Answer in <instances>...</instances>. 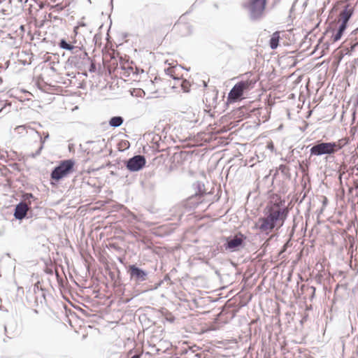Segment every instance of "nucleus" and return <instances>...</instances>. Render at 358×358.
I'll return each mask as SVG.
<instances>
[{"label": "nucleus", "mask_w": 358, "mask_h": 358, "mask_svg": "<svg viewBox=\"0 0 358 358\" xmlns=\"http://www.w3.org/2000/svg\"><path fill=\"white\" fill-rule=\"evenodd\" d=\"M306 127H307V126H306L305 127H302V128H301V130H302V131H305V129H306Z\"/></svg>", "instance_id": "obj_44"}, {"label": "nucleus", "mask_w": 358, "mask_h": 358, "mask_svg": "<svg viewBox=\"0 0 358 358\" xmlns=\"http://www.w3.org/2000/svg\"><path fill=\"white\" fill-rule=\"evenodd\" d=\"M164 279L168 280V279H169V276H166Z\"/></svg>", "instance_id": "obj_49"}, {"label": "nucleus", "mask_w": 358, "mask_h": 358, "mask_svg": "<svg viewBox=\"0 0 358 358\" xmlns=\"http://www.w3.org/2000/svg\"><path fill=\"white\" fill-rule=\"evenodd\" d=\"M354 13V8L350 4H346L344 6L342 10L339 13V18L341 22H345L348 23V21L351 18Z\"/></svg>", "instance_id": "obj_14"}, {"label": "nucleus", "mask_w": 358, "mask_h": 358, "mask_svg": "<svg viewBox=\"0 0 358 358\" xmlns=\"http://www.w3.org/2000/svg\"><path fill=\"white\" fill-rule=\"evenodd\" d=\"M21 202H24L25 204L28 206V207L31 208V206H34V205H37L36 202L37 198H36L32 193L25 192L22 194Z\"/></svg>", "instance_id": "obj_16"}, {"label": "nucleus", "mask_w": 358, "mask_h": 358, "mask_svg": "<svg viewBox=\"0 0 358 358\" xmlns=\"http://www.w3.org/2000/svg\"><path fill=\"white\" fill-rule=\"evenodd\" d=\"M90 66H89V71L90 73H94L96 71V62L95 60L93 59H90V61H89Z\"/></svg>", "instance_id": "obj_26"}, {"label": "nucleus", "mask_w": 358, "mask_h": 358, "mask_svg": "<svg viewBox=\"0 0 358 358\" xmlns=\"http://www.w3.org/2000/svg\"><path fill=\"white\" fill-rule=\"evenodd\" d=\"M192 187L195 191L194 194L189 196L183 204L185 208L189 210L196 208L199 204L201 203L203 201V196L208 194L204 184L200 181L193 183Z\"/></svg>", "instance_id": "obj_3"}, {"label": "nucleus", "mask_w": 358, "mask_h": 358, "mask_svg": "<svg viewBox=\"0 0 358 358\" xmlns=\"http://www.w3.org/2000/svg\"><path fill=\"white\" fill-rule=\"evenodd\" d=\"M288 243H289V241H287L283 246H282V252H285L286 250H287V248L288 246Z\"/></svg>", "instance_id": "obj_39"}, {"label": "nucleus", "mask_w": 358, "mask_h": 358, "mask_svg": "<svg viewBox=\"0 0 358 358\" xmlns=\"http://www.w3.org/2000/svg\"><path fill=\"white\" fill-rule=\"evenodd\" d=\"M34 131L36 132V134L38 136V137L40 138V146L35 152H31L28 155V157L33 158V159L36 158V157H38L41 155V151L44 148V144H45V141H47L50 138V135H49L48 132H43V137L40 132H38L37 131Z\"/></svg>", "instance_id": "obj_13"}, {"label": "nucleus", "mask_w": 358, "mask_h": 358, "mask_svg": "<svg viewBox=\"0 0 358 358\" xmlns=\"http://www.w3.org/2000/svg\"><path fill=\"white\" fill-rule=\"evenodd\" d=\"M117 275L116 277L115 283L118 284V285H121L122 284V278H121V275H120L121 273L118 268H117Z\"/></svg>", "instance_id": "obj_31"}, {"label": "nucleus", "mask_w": 358, "mask_h": 358, "mask_svg": "<svg viewBox=\"0 0 358 358\" xmlns=\"http://www.w3.org/2000/svg\"><path fill=\"white\" fill-rule=\"evenodd\" d=\"M75 161L72 159L61 161L51 171L52 180L59 182L62 178L68 176L74 170Z\"/></svg>", "instance_id": "obj_6"}, {"label": "nucleus", "mask_w": 358, "mask_h": 358, "mask_svg": "<svg viewBox=\"0 0 358 358\" xmlns=\"http://www.w3.org/2000/svg\"><path fill=\"white\" fill-rule=\"evenodd\" d=\"M141 355L140 354L136 353L134 355H132L131 358H141Z\"/></svg>", "instance_id": "obj_40"}, {"label": "nucleus", "mask_w": 358, "mask_h": 358, "mask_svg": "<svg viewBox=\"0 0 358 358\" xmlns=\"http://www.w3.org/2000/svg\"><path fill=\"white\" fill-rule=\"evenodd\" d=\"M357 46H358L357 42V43H354V44H352V45L350 46V50H349V51H348V52L347 54L350 53L351 52L355 51V50L356 47H357Z\"/></svg>", "instance_id": "obj_33"}, {"label": "nucleus", "mask_w": 358, "mask_h": 358, "mask_svg": "<svg viewBox=\"0 0 358 358\" xmlns=\"http://www.w3.org/2000/svg\"><path fill=\"white\" fill-rule=\"evenodd\" d=\"M278 1H279V0H274V1H273V3H278Z\"/></svg>", "instance_id": "obj_46"}, {"label": "nucleus", "mask_w": 358, "mask_h": 358, "mask_svg": "<svg viewBox=\"0 0 358 358\" xmlns=\"http://www.w3.org/2000/svg\"><path fill=\"white\" fill-rule=\"evenodd\" d=\"M185 352L186 354H187V353H188V351H187V350H185Z\"/></svg>", "instance_id": "obj_54"}, {"label": "nucleus", "mask_w": 358, "mask_h": 358, "mask_svg": "<svg viewBox=\"0 0 358 358\" xmlns=\"http://www.w3.org/2000/svg\"><path fill=\"white\" fill-rule=\"evenodd\" d=\"M221 45H222V48H226L230 51H234V47L229 44V43H227L226 42H222L221 43Z\"/></svg>", "instance_id": "obj_30"}, {"label": "nucleus", "mask_w": 358, "mask_h": 358, "mask_svg": "<svg viewBox=\"0 0 358 358\" xmlns=\"http://www.w3.org/2000/svg\"><path fill=\"white\" fill-rule=\"evenodd\" d=\"M289 213V208L286 206V201L276 195L269 201L264 209V216L258 218L253 229L259 230L266 235L275 228H281Z\"/></svg>", "instance_id": "obj_1"}, {"label": "nucleus", "mask_w": 358, "mask_h": 358, "mask_svg": "<svg viewBox=\"0 0 358 358\" xmlns=\"http://www.w3.org/2000/svg\"><path fill=\"white\" fill-rule=\"evenodd\" d=\"M267 0H248L242 4L251 22H260L265 17Z\"/></svg>", "instance_id": "obj_2"}, {"label": "nucleus", "mask_w": 358, "mask_h": 358, "mask_svg": "<svg viewBox=\"0 0 358 358\" xmlns=\"http://www.w3.org/2000/svg\"><path fill=\"white\" fill-rule=\"evenodd\" d=\"M357 44H358V42H357Z\"/></svg>", "instance_id": "obj_57"}, {"label": "nucleus", "mask_w": 358, "mask_h": 358, "mask_svg": "<svg viewBox=\"0 0 358 358\" xmlns=\"http://www.w3.org/2000/svg\"><path fill=\"white\" fill-rule=\"evenodd\" d=\"M20 1H22V0H20Z\"/></svg>", "instance_id": "obj_56"}, {"label": "nucleus", "mask_w": 358, "mask_h": 358, "mask_svg": "<svg viewBox=\"0 0 358 358\" xmlns=\"http://www.w3.org/2000/svg\"><path fill=\"white\" fill-rule=\"evenodd\" d=\"M146 159L144 155H137L124 162L127 170L130 172L139 171L145 166Z\"/></svg>", "instance_id": "obj_10"}, {"label": "nucleus", "mask_w": 358, "mask_h": 358, "mask_svg": "<svg viewBox=\"0 0 358 358\" xmlns=\"http://www.w3.org/2000/svg\"><path fill=\"white\" fill-rule=\"evenodd\" d=\"M124 120L122 116H113L108 120V124L113 128L119 127L123 124Z\"/></svg>", "instance_id": "obj_19"}, {"label": "nucleus", "mask_w": 358, "mask_h": 358, "mask_svg": "<svg viewBox=\"0 0 358 358\" xmlns=\"http://www.w3.org/2000/svg\"><path fill=\"white\" fill-rule=\"evenodd\" d=\"M215 8H217V7H218V6H217V4H215Z\"/></svg>", "instance_id": "obj_53"}, {"label": "nucleus", "mask_w": 358, "mask_h": 358, "mask_svg": "<svg viewBox=\"0 0 358 358\" xmlns=\"http://www.w3.org/2000/svg\"><path fill=\"white\" fill-rule=\"evenodd\" d=\"M280 39V36L279 31H277L273 33L269 40V46L272 50H275L278 48L279 45Z\"/></svg>", "instance_id": "obj_18"}, {"label": "nucleus", "mask_w": 358, "mask_h": 358, "mask_svg": "<svg viewBox=\"0 0 358 358\" xmlns=\"http://www.w3.org/2000/svg\"><path fill=\"white\" fill-rule=\"evenodd\" d=\"M126 269L130 281L136 285H141L148 279L149 272L140 268L136 264L128 265Z\"/></svg>", "instance_id": "obj_8"}, {"label": "nucleus", "mask_w": 358, "mask_h": 358, "mask_svg": "<svg viewBox=\"0 0 358 358\" xmlns=\"http://www.w3.org/2000/svg\"><path fill=\"white\" fill-rule=\"evenodd\" d=\"M165 73L172 78L173 80H180V78L178 76H176L174 74V70L171 68H167L164 69Z\"/></svg>", "instance_id": "obj_24"}, {"label": "nucleus", "mask_w": 358, "mask_h": 358, "mask_svg": "<svg viewBox=\"0 0 358 358\" xmlns=\"http://www.w3.org/2000/svg\"><path fill=\"white\" fill-rule=\"evenodd\" d=\"M269 177H270V173H269V174H268V175H266V176H265L264 177V178H263V179H264V180H268V178H269Z\"/></svg>", "instance_id": "obj_42"}, {"label": "nucleus", "mask_w": 358, "mask_h": 358, "mask_svg": "<svg viewBox=\"0 0 358 358\" xmlns=\"http://www.w3.org/2000/svg\"><path fill=\"white\" fill-rule=\"evenodd\" d=\"M25 128H26L25 125H20V126H17L15 129L17 130V131L19 133H21V130H24Z\"/></svg>", "instance_id": "obj_35"}, {"label": "nucleus", "mask_w": 358, "mask_h": 358, "mask_svg": "<svg viewBox=\"0 0 358 358\" xmlns=\"http://www.w3.org/2000/svg\"><path fill=\"white\" fill-rule=\"evenodd\" d=\"M121 69L124 71H126V73H128V76L132 72L133 73H135V72L134 71V68L131 66H122L121 67ZM136 73H138L137 72H136Z\"/></svg>", "instance_id": "obj_29"}, {"label": "nucleus", "mask_w": 358, "mask_h": 358, "mask_svg": "<svg viewBox=\"0 0 358 358\" xmlns=\"http://www.w3.org/2000/svg\"><path fill=\"white\" fill-rule=\"evenodd\" d=\"M348 23H346L345 22H341L338 26V30L341 31L342 33H344L348 27Z\"/></svg>", "instance_id": "obj_28"}, {"label": "nucleus", "mask_w": 358, "mask_h": 358, "mask_svg": "<svg viewBox=\"0 0 358 358\" xmlns=\"http://www.w3.org/2000/svg\"><path fill=\"white\" fill-rule=\"evenodd\" d=\"M190 353L192 355H193L195 357H197V358H200L201 357L200 354H194V352L192 351Z\"/></svg>", "instance_id": "obj_41"}, {"label": "nucleus", "mask_w": 358, "mask_h": 358, "mask_svg": "<svg viewBox=\"0 0 358 358\" xmlns=\"http://www.w3.org/2000/svg\"><path fill=\"white\" fill-rule=\"evenodd\" d=\"M296 227V224H294L293 227H292V229L289 233V238H292V237L293 236L294 234V231H295V228Z\"/></svg>", "instance_id": "obj_34"}, {"label": "nucleus", "mask_w": 358, "mask_h": 358, "mask_svg": "<svg viewBox=\"0 0 358 358\" xmlns=\"http://www.w3.org/2000/svg\"><path fill=\"white\" fill-rule=\"evenodd\" d=\"M278 170L287 177H290L289 169L285 164H280L278 166Z\"/></svg>", "instance_id": "obj_23"}, {"label": "nucleus", "mask_w": 358, "mask_h": 358, "mask_svg": "<svg viewBox=\"0 0 358 358\" xmlns=\"http://www.w3.org/2000/svg\"><path fill=\"white\" fill-rule=\"evenodd\" d=\"M0 82H2V78H0Z\"/></svg>", "instance_id": "obj_55"}, {"label": "nucleus", "mask_w": 358, "mask_h": 358, "mask_svg": "<svg viewBox=\"0 0 358 358\" xmlns=\"http://www.w3.org/2000/svg\"><path fill=\"white\" fill-rule=\"evenodd\" d=\"M91 57L86 51L81 52V48H78V52L69 57L67 62L72 66L81 69L83 66L88 64Z\"/></svg>", "instance_id": "obj_9"}, {"label": "nucleus", "mask_w": 358, "mask_h": 358, "mask_svg": "<svg viewBox=\"0 0 358 358\" xmlns=\"http://www.w3.org/2000/svg\"><path fill=\"white\" fill-rule=\"evenodd\" d=\"M4 331L6 333L7 332V327L6 326H4Z\"/></svg>", "instance_id": "obj_45"}, {"label": "nucleus", "mask_w": 358, "mask_h": 358, "mask_svg": "<svg viewBox=\"0 0 358 358\" xmlns=\"http://www.w3.org/2000/svg\"><path fill=\"white\" fill-rule=\"evenodd\" d=\"M87 143L91 144L92 150L94 153H100L103 149L106 147V142L104 138L99 139L97 141H87Z\"/></svg>", "instance_id": "obj_15"}, {"label": "nucleus", "mask_w": 358, "mask_h": 358, "mask_svg": "<svg viewBox=\"0 0 358 358\" xmlns=\"http://www.w3.org/2000/svg\"><path fill=\"white\" fill-rule=\"evenodd\" d=\"M256 80H241L238 82V83H243V91L245 93L250 90H252L255 85L256 84Z\"/></svg>", "instance_id": "obj_21"}, {"label": "nucleus", "mask_w": 358, "mask_h": 358, "mask_svg": "<svg viewBox=\"0 0 358 358\" xmlns=\"http://www.w3.org/2000/svg\"><path fill=\"white\" fill-rule=\"evenodd\" d=\"M58 46L63 50L71 51L73 54L78 52V47L69 43L65 38H62L58 43Z\"/></svg>", "instance_id": "obj_17"}, {"label": "nucleus", "mask_w": 358, "mask_h": 358, "mask_svg": "<svg viewBox=\"0 0 358 358\" xmlns=\"http://www.w3.org/2000/svg\"><path fill=\"white\" fill-rule=\"evenodd\" d=\"M180 86L184 92H189L190 90V85L186 80L181 81Z\"/></svg>", "instance_id": "obj_25"}, {"label": "nucleus", "mask_w": 358, "mask_h": 358, "mask_svg": "<svg viewBox=\"0 0 358 358\" xmlns=\"http://www.w3.org/2000/svg\"><path fill=\"white\" fill-rule=\"evenodd\" d=\"M113 0H110V5L112 7H113Z\"/></svg>", "instance_id": "obj_47"}, {"label": "nucleus", "mask_w": 358, "mask_h": 358, "mask_svg": "<svg viewBox=\"0 0 358 358\" xmlns=\"http://www.w3.org/2000/svg\"><path fill=\"white\" fill-rule=\"evenodd\" d=\"M278 171H279L277 169V170L275 171V173L273 174V178H272V184L273 183V180H274V179H275V178H276V176H278Z\"/></svg>", "instance_id": "obj_38"}, {"label": "nucleus", "mask_w": 358, "mask_h": 358, "mask_svg": "<svg viewBox=\"0 0 358 358\" xmlns=\"http://www.w3.org/2000/svg\"><path fill=\"white\" fill-rule=\"evenodd\" d=\"M79 25H80V26H82V27H85V23H84V22H80V23H79Z\"/></svg>", "instance_id": "obj_43"}, {"label": "nucleus", "mask_w": 358, "mask_h": 358, "mask_svg": "<svg viewBox=\"0 0 358 358\" xmlns=\"http://www.w3.org/2000/svg\"><path fill=\"white\" fill-rule=\"evenodd\" d=\"M108 275L110 276V279L112 281H114L115 282V280H116V276L114 273V272L111 271H109L108 272Z\"/></svg>", "instance_id": "obj_32"}, {"label": "nucleus", "mask_w": 358, "mask_h": 358, "mask_svg": "<svg viewBox=\"0 0 358 358\" xmlns=\"http://www.w3.org/2000/svg\"><path fill=\"white\" fill-rule=\"evenodd\" d=\"M29 207L24 202L20 201L15 206L13 216L17 220H22L27 216V210Z\"/></svg>", "instance_id": "obj_12"}, {"label": "nucleus", "mask_w": 358, "mask_h": 358, "mask_svg": "<svg viewBox=\"0 0 358 358\" xmlns=\"http://www.w3.org/2000/svg\"><path fill=\"white\" fill-rule=\"evenodd\" d=\"M349 189L352 190V189H354V188L353 187H350Z\"/></svg>", "instance_id": "obj_52"}, {"label": "nucleus", "mask_w": 358, "mask_h": 358, "mask_svg": "<svg viewBox=\"0 0 358 358\" xmlns=\"http://www.w3.org/2000/svg\"><path fill=\"white\" fill-rule=\"evenodd\" d=\"M34 311L35 313H38L37 310L34 309Z\"/></svg>", "instance_id": "obj_50"}, {"label": "nucleus", "mask_w": 358, "mask_h": 358, "mask_svg": "<svg viewBox=\"0 0 358 358\" xmlns=\"http://www.w3.org/2000/svg\"><path fill=\"white\" fill-rule=\"evenodd\" d=\"M355 169L358 171V166H355Z\"/></svg>", "instance_id": "obj_51"}, {"label": "nucleus", "mask_w": 358, "mask_h": 358, "mask_svg": "<svg viewBox=\"0 0 358 358\" xmlns=\"http://www.w3.org/2000/svg\"><path fill=\"white\" fill-rule=\"evenodd\" d=\"M39 209L40 208L38 206V205H34V206H31V208H29L27 210V216L26 217V218L29 219L36 216L37 213H36V210Z\"/></svg>", "instance_id": "obj_22"}, {"label": "nucleus", "mask_w": 358, "mask_h": 358, "mask_svg": "<svg viewBox=\"0 0 358 358\" xmlns=\"http://www.w3.org/2000/svg\"><path fill=\"white\" fill-rule=\"evenodd\" d=\"M76 29H77V27H75L74 28V31L76 32V34H77Z\"/></svg>", "instance_id": "obj_48"}, {"label": "nucleus", "mask_w": 358, "mask_h": 358, "mask_svg": "<svg viewBox=\"0 0 358 358\" xmlns=\"http://www.w3.org/2000/svg\"><path fill=\"white\" fill-rule=\"evenodd\" d=\"M246 239L247 236L241 232L234 236H224V243L223 247L225 250L229 252H238L245 248Z\"/></svg>", "instance_id": "obj_7"}, {"label": "nucleus", "mask_w": 358, "mask_h": 358, "mask_svg": "<svg viewBox=\"0 0 358 358\" xmlns=\"http://www.w3.org/2000/svg\"><path fill=\"white\" fill-rule=\"evenodd\" d=\"M39 284L40 282L34 284L33 288H29L26 294L27 301L32 306L46 304L47 290L40 287Z\"/></svg>", "instance_id": "obj_5"}, {"label": "nucleus", "mask_w": 358, "mask_h": 358, "mask_svg": "<svg viewBox=\"0 0 358 358\" xmlns=\"http://www.w3.org/2000/svg\"><path fill=\"white\" fill-rule=\"evenodd\" d=\"M342 146L337 142H324L317 141L310 148V156H322L324 155H334L341 150Z\"/></svg>", "instance_id": "obj_4"}, {"label": "nucleus", "mask_w": 358, "mask_h": 358, "mask_svg": "<svg viewBox=\"0 0 358 358\" xmlns=\"http://www.w3.org/2000/svg\"><path fill=\"white\" fill-rule=\"evenodd\" d=\"M323 48H324L323 50H328L329 48V43H328V42L324 43L323 44Z\"/></svg>", "instance_id": "obj_37"}, {"label": "nucleus", "mask_w": 358, "mask_h": 358, "mask_svg": "<svg viewBox=\"0 0 358 358\" xmlns=\"http://www.w3.org/2000/svg\"><path fill=\"white\" fill-rule=\"evenodd\" d=\"M53 8H55L57 10H62L64 8V7L62 6V4L60 3H58L56 5H55L53 6Z\"/></svg>", "instance_id": "obj_36"}, {"label": "nucleus", "mask_w": 358, "mask_h": 358, "mask_svg": "<svg viewBox=\"0 0 358 358\" xmlns=\"http://www.w3.org/2000/svg\"><path fill=\"white\" fill-rule=\"evenodd\" d=\"M329 33H331V38H332L333 42H336V41H339L341 38L342 36L343 35V33L338 31V29L336 30V32L335 33V29L330 27H329L327 29L324 34H327Z\"/></svg>", "instance_id": "obj_20"}, {"label": "nucleus", "mask_w": 358, "mask_h": 358, "mask_svg": "<svg viewBox=\"0 0 358 358\" xmlns=\"http://www.w3.org/2000/svg\"><path fill=\"white\" fill-rule=\"evenodd\" d=\"M315 287L314 286L308 287L306 291L310 293L309 299L312 301L315 297Z\"/></svg>", "instance_id": "obj_27"}, {"label": "nucleus", "mask_w": 358, "mask_h": 358, "mask_svg": "<svg viewBox=\"0 0 358 358\" xmlns=\"http://www.w3.org/2000/svg\"><path fill=\"white\" fill-rule=\"evenodd\" d=\"M243 83L238 82L234 85L228 94L227 101L230 103L236 102L243 99Z\"/></svg>", "instance_id": "obj_11"}]
</instances>
